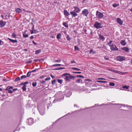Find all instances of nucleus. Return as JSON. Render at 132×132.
<instances>
[{"label":"nucleus","mask_w":132,"mask_h":132,"mask_svg":"<svg viewBox=\"0 0 132 132\" xmlns=\"http://www.w3.org/2000/svg\"><path fill=\"white\" fill-rule=\"evenodd\" d=\"M71 63H76V62H75L74 60H73L72 61H71Z\"/></svg>","instance_id":"57"},{"label":"nucleus","mask_w":132,"mask_h":132,"mask_svg":"<svg viewBox=\"0 0 132 132\" xmlns=\"http://www.w3.org/2000/svg\"><path fill=\"white\" fill-rule=\"evenodd\" d=\"M61 37V35L60 33L58 34L56 36V38L59 40L60 39Z\"/></svg>","instance_id":"16"},{"label":"nucleus","mask_w":132,"mask_h":132,"mask_svg":"<svg viewBox=\"0 0 132 132\" xmlns=\"http://www.w3.org/2000/svg\"><path fill=\"white\" fill-rule=\"evenodd\" d=\"M66 38L69 41H70L71 40V38H70L69 37V36L68 35L67 36Z\"/></svg>","instance_id":"30"},{"label":"nucleus","mask_w":132,"mask_h":132,"mask_svg":"<svg viewBox=\"0 0 132 132\" xmlns=\"http://www.w3.org/2000/svg\"><path fill=\"white\" fill-rule=\"evenodd\" d=\"M44 61V59H40L39 60V61Z\"/></svg>","instance_id":"58"},{"label":"nucleus","mask_w":132,"mask_h":132,"mask_svg":"<svg viewBox=\"0 0 132 132\" xmlns=\"http://www.w3.org/2000/svg\"><path fill=\"white\" fill-rule=\"evenodd\" d=\"M121 49L127 52H128L129 51L128 48L127 47H123L121 48Z\"/></svg>","instance_id":"15"},{"label":"nucleus","mask_w":132,"mask_h":132,"mask_svg":"<svg viewBox=\"0 0 132 132\" xmlns=\"http://www.w3.org/2000/svg\"><path fill=\"white\" fill-rule=\"evenodd\" d=\"M76 83H82V80L81 79H78V80L76 81Z\"/></svg>","instance_id":"26"},{"label":"nucleus","mask_w":132,"mask_h":132,"mask_svg":"<svg viewBox=\"0 0 132 132\" xmlns=\"http://www.w3.org/2000/svg\"><path fill=\"white\" fill-rule=\"evenodd\" d=\"M34 31L35 32H34V33H38V31L36 30H35L34 29Z\"/></svg>","instance_id":"51"},{"label":"nucleus","mask_w":132,"mask_h":132,"mask_svg":"<svg viewBox=\"0 0 132 132\" xmlns=\"http://www.w3.org/2000/svg\"><path fill=\"white\" fill-rule=\"evenodd\" d=\"M57 81L59 83L61 84L63 80L62 79H58L57 80Z\"/></svg>","instance_id":"36"},{"label":"nucleus","mask_w":132,"mask_h":132,"mask_svg":"<svg viewBox=\"0 0 132 132\" xmlns=\"http://www.w3.org/2000/svg\"><path fill=\"white\" fill-rule=\"evenodd\" d=\"M117 59L119 61H122L125 60V57L123 56H118L117 57Z\"/></svg>","instance_id":"6"},{"label":"nucleus","mask_w":132,"mask_h":132,"mask_svg":"<svg viewBox=\"0 0 132 132\" xmlns=\"http://www.w3.org/2000/svg\"><path fill=\"white\" fill-rule=\"evenodd\" d=\"M117 22L120 25L122 24L123 21L121 20L120 18H117Z\"/></svg>","instance_id":"10"},{"label":"nucleus","mask_w":132,"mask_h":132,"mask_svg":"<svg viewBox=\"0 0 132 132\" xmlns=\"http://www.w3.org/2000/svg\"><path fill=\"white\" fill-rule=\"evenodd\" d=\"M27 76L26 75H23L21 76V78L22 79L27 78Z\"/></svg>","instance_id":"39"},{"label":"nucleus","mask_w":132,"mask_h":132,"mask_svg":"<svg viewBox=\"0 0 132 132\" xmlns=\"http://www.w3.org/2000/svg\"><path fill=\"white\" fill-rule=\"evenodd\" d=\"M26 85H24L22 87V89L23 91H25L26 90Z\"/></svg>","instance_id":"24"},{"label":"nucleus","mask_w":132,"mask_h":132,"mask_svg":"<svg viewBox=\"0 0 132 132\" xmlns=\"http://www.w3.org/2000/svg\"><path fill=\"white\" fill-rule=\"evenodd\" d=\"M111 49L112 50L115 51H117L118 50L116 46L114 44H112L111 46Z\"/></svg>","instance_id":"3"},{"label":"nucleus","mask_w":132,"mask_h":132,"mask_svg":"<svg viewBox=\"0 0 132 132\" xmlns=\"http://www.w3.org/2000/svg\"><path fill=\"white\" fill-rule=\"evenodd\" d=\"M65 68H64L63 67H59L57 68L56 69H52V70H61L63 69H64Z\"/></svg>","instance_id":"20"},{"label":"nucleus","mask_w":132,"mask_h":132,"mask_svg":"<svg viewBox=\"0 0 132 132\" xmlns=\"http://www.w3.org/2000/svg\"><path fill=\"white\" fill-rule=\"evenodd\" d=\"M2 81L4 82H6L7 81L6 79H2Z\"/></svg>","instance_id":"52"},{"label":"nucleus","mask_w":132,"mask_h":132,"mask_svg":"<svg viewBox=\"0 0 132 132\" xmlns=\"http://www.w3.org/2000/svg\"><path fill=\"white\" fill-rule=\"evenodd\" d=\"M70 74L69 73H64V74H63V75H62V76H65L66 75H69V76L70 75Z\"/></svg>","instance_id":"43"},{"label":"nucleus","mask_w":132,"mask_h":132,"mask_svg":"<svg viewBox=\"0 0 132 132\" xmlns=\"http://www.w3.org/2000/svg\"><path fill=\"white\" fill-rule=\"evenodd\" d=\"M8 39L10 40L11 42L13 43H17V41L16 40H14L12 39H11L9 38H8Z\"/></svg>","instance_id":"12"},{"label":"nucleus","mask_w":132,"mask_h":132,"mask_svg":"<svg viewBox=\"0 0 132 132\" xmlns=\"http://www.w3.org/2000/svg\"><path fill=\"white\" fill-rule=\"evenodd\" d=\"M41 51L40 50H39L36 51H35V54H38Z\"/></svg>","instance_id":"25"},{"label":"nucleus","mask_w":132,"mask_h":132,"mask_svg":"<svg viewBox=\"0 0 132 132\" xmlns=\"http://www.w3.org/2000/svg\"><path fill=\"white\" fill-rule=\"evenodd\" d=\"M70 78V77L68 76H66L65 77V80L66 81H68L69 80Z\"/></svg>","instance_id":"23"},{"label":"nucleus","mask_w":132,"mask_h":132,"mask_svg":"<svg viewBox=\"0 0 132 132\" xmlns=\"http://www.w3.org/2000/svg\"><path fill=\"white\" fill-rule=\"evenodd\" d=\"M120 44L123 46H125L126 44V43L125 40H122L120 42Z\"/></svg>","instance_id":"14"},{"label":"nucleus","mask_w":132,"mask_h":132,"mask_svg":"<svg viewBox=\"0 0 132 132\" xmlns=\"http://www.w3.org/2000/svg\"><path fill=\"white\" fill-rule=\"evenodd\" d=\"M57 4V5H58L59 4V3L55 1H54V2L53 3V4Z\"/></svg>","instance_id":"49"},{"label":"nucleus","mask_w":132,"mask_h":132,"mask_svg":"<svg viewBox=\"0 0 132 132\" xmlns=\"http://www.w3.org/2000/svg\"><path fill=\"white\" fill-rule=\"evenodd\" d=\"M76 77H80L82 78H83L84 77V76H83L80 75H77L76 76Z\"/></svg>","instance_id":"48"},{"label":"nucleus","mask_w":132,"mask_h":132,"mask_svg":"<svg viewBox=\"0 0 132 132\" xmlns=\"http://www.w3.org/2000/svg\"><path fill=\"white\" fill-rule=\"evenodd\" d=\"M79 49L78 47H77L76 46H75V51H77L79 50Z\"/></svg>","instance_id":"38"},{"label":"nucleus","mask_w":132,"mask_h":132,"mask_svg":"<svg viewBox=\"0 0 132 132\" xmlns=\"http://www.w3.org/2000/svg\"><path fill=\"white\" fill-rule=\"evenodd\" d=\"M72 73H78V74H80L81 73V72H72Z\"/></svg>","instance_id":"46"},{"label":"nucleus","mask_w":132,"mask_h":132,"mask_svg":"<svg viewBox=\"0 0 132 132\" xmlns=\"http://www.w3.org/2000/svg\"><path fill=\"white\" fill-rule=\"evenodd\" d=\"M96 15L97 17L99 19H102L104 16L103 14L98 11H97L96 12Z\"/></svg>","instance_id":"1"},{"label":"nucleus","mask_w":132,"mask_h":132,"mask_svg":"<svg viewBox=\"0 0 132 132\" xmlns=\"http://www.w3.org/2000/svg\"><path fill=\"white\" fill-rule=\"evenodd\" d=\"M37 70V69H36L35 70H33L31 71V72H35Z\"/></svg>","instance_id":"56"},{"label":"nucleus","mask_w":132,"mask_h":132,"mask_svg":"<svg viewBox=\"0 0 132 132\" xmlns=\"http://www.w3.org/2000/svg\"><path fill=\"white\" fill-rule=\"evenodd\" d=\"M99 38L101 39L104 40L105 39V38L102 36L101 35H99Z\"/></svg>","instance_id":"18"},{"label":"nucleus","mask_w":132,"mask_h":132,"mask_svg":"<svg viewBox=\"0 0 132 132\" xmlns=\"http://www.w3.org/2000/svg\"><path fill=\"white\" fill-rule=\"evenodd\" d=\"M102 48H104V49H105L106 48V47L105 46V45H104L103 47H102Z\"/></svg>","instance_id":"63"},{"label":"nucleus","mask_w":132,"mask_h":132,"mask_svg":"<svg viewBox=\"0 0 132 132\" xmlns=\"http://www.w3.org/2000/svg\"><path fill=\"white\" fill-rule=\"evenodd\" d=\"M56 81V80L54 79L52 81V84L53 85H54L55 84V82Z\"/></svg>","instance_id":"37"},{"label":"nucleus","mask_w":132,"mask_h":132,"mask_svg":"<svg viewBox=\"0 0 132 132\" xmlns=\"http://www.w3.org/2000/svg\"><path fill=\"white\" fill-rule=\"evenodd\" d=\"M112 41L111 40L110 42L108 44V45H109L110 46H111V44L112 43Z\"/></svg>","instance_id":"47"},{"label":"nucleus","mask_w":132,"mask_h":132,"mask_svg":"<svg viewBox=\"0 0 132 132\" xmlns=\"http://www.w3.org/2000/svg\"><path fill=\"white\" fill-rule=\"evenodd\" d=\"M20 80V78L19 77H18L15 79L14 81L15 82L17 81H18L19 80Z\"/></svg>","instance_id":"33"},{"label":"nucleus","mask_w":132,"mask_h":132,"mask_svg":"<svg viewBox=\"0 0 132 132\" xmlns=\"http://www.w3.org/2000/svg\"><path fill=\"white\" fill-rule=\"evenodd\" d=\"M82 14L84 16L87 17L89 12L87 9H85L82 11Z\"/></svg>","instance_id":"4"},{"label":"nucleus","mask_w":132,"mask_h":132,"mask_svg":"<svg viewBox=\"0 0 132 132\" xmlns=\"http://www.w3.org/2000/svg\"><path fill=\"white\" fill-rule=\"evenodd\" d=\"M109 85L110 86H114L115 85V84L113 82L109 83Z\"/></svg>","instance_id":"32"},{"label":"nucleus","mask_w":132,"mask_h":132,"mask_svg":"<svg viewBox=\"0 0 132 132\" xmlns=\"http://www.w3.org/2000/svg\"><path fill=\"white\" fill-rule=\"evenodd\" d=\"M13 87L9 86L7 87V88L5 89V90H7V89H12Z\"/></svg>","instance_id":"35"},{"label":"nucleus","mask_w":132,"mask_h":132,"mask_svg":"<svg viewBox=\"0 0 132 132\" xmlns=\"http://www.w3.org/2000/svg\"><path fill=\"white\" fill-rule=\"evenodd\" d=\"M45 81L42 80L40 81V82L42 84H43L45 82Z\"/></svg>","instance_id":"54"},{"label":"nucleus","mask_w":132,"mask_h":132,"mask_svg":"<svg viewBox=\"0 0 132 132\" xmlns=\"http://www.w3.org/2000/svg\"><path fill=\"white\" fill-rule=\"evenodd\" d=\"M61 61V60H56L55 61V62H60Z\"/></svg>","instance_id":"60"},{"label":"nucleus","mask_w":132,"mask_h":132,"mask_svg":"<svg viewBox=\"0 0 132 132\" xmlns=\"http://www.w3.org/2000/svg\"><path fill=\"white\" fill-rule=\"evenodd\" d=\"M119 5V4H113L112 5L114 7H117V6H118Z\"/></svg>","instance_id":"40"},{"label":"nucleus","mask_w":132,"mask_h":132,"mask_svg":"<svg viewBox=\"0 0 132 132\" xmlns=\"http://www.w3.org/2000/svg\"><path fill=\"white\" fill-rule=\"evenodd\" d=\"M28 120L27 123L29 125H31L33 124L34 120L33 118H29Z\"/></svg>","instance_id":"5"},{"label":"nucleus","mask_w":132,"mask_h":132,"mask_svg":"<svg viewBox=\"0 0 132 132\" xmlns=\"http://www.w3.org/2000/svg\"><path fill=\"white\" fill-rule=\"evenodd\" d=\"M129 86H127L126 85H125L123 86L122 87L123 88H126V89H128L129 88Z\"/></svg>","instance_id":"31"},{"label":"nucleus","mask_w":132,"mask_h":132,"mask_svg":"<svg viewBox=\"0 0 132 132\" xmlns=\"http://www.w3.org/2000/svg\"><path fill=\"white\" fill-rule=\"evenodd\" d=\"M63 66L62 64H53L52 66Z\"/></svg>","instance_id":"21"},{"label":"nucleus","mask_w":132,"mask_h":132,"mask_svg":"<svg viewBox=\"0 0 132 132\" xmlns=\"http://www.w3.org/2000/svg\"><path fill=\"white\" fill-rule=\"evenodd\" d=\"M68 22L67 21L63 23L62 24L65 27L68 28L69 27V26L68 24Z\"/></svg>","instance_id":"17"},{"label":"nucleus","mask_w":132,"mask_h":132,"mask_svg":"<svg viewBox=\"0 0 132 132\" xmlns=\"http://www.w3.org/2000/svg\"><path fill=\"white\" fill-rule=\"evenodd\" d=\"M94 27L97 28L99 29L100 28H102V27L101 26V24L100 23H98L97 22H96L94 24Z\"/></svg>","instance_id":"2"},{"label":"nucleus","mask_w":132,"mask_h":132,"mask_svg":"<svg viewBox=\"0 0 132 132\" xmlns=\"http://www.w3.org/2000/svg\"><path fill=\"white\" fill-rule=\"evenodd\" d=\"M64 15L66 16H68L70 15L69 12L65 10H64Z\"/></svg>","instance_id":"13"},{"label":"nucleus","mask_w":132,"mask_h":132,"mask_svg":"<svg viewBox=\"0 0 132 132\" xmlns=\"http://www.w3.org/2000/svg\"><path fill=\"white\" fill-rule=\"evenodd\" d=\"M75 10H74L75 12L76 13H79L81 10L79 8L77 7L76 6H75L74 7Z\"/></svg>","instance_id":"8"},{"label":"nucleus","mask_w":132,"mask_h":132,"mask_svg":"<svg viewBox=\"0 0 132 132\" xmlns=\"http://www.w3.org/2000/svg\"><path fill=\"white\" fill-rule=\"evenodd\" d=\"M15 11L17 13H20L22 11V10L19 8H17L15 9Z\"/></svg>","instance_id":"19"},{"label":"nucleus","mask_w":132,"mask_h":132,"mask_svg":"<svg viewBox=\"0 0 132 132\" xmlns=\"http://www.w3.org/2000/svg\"><path fill=\"white\" fill-rule=\"evenodd\" d=\"M0 24L1 26V27H2L5 26L6 24V22L3 21H0Z\"/></svg>","instance_id":"9"},{"label":"nucleus","mask_w":132,"mask_h":132,"mask_svg":"<svg viewBox=\"0 0 132 132\" xmlns=\"http://www.w3.org/2000/svg\"><path fill=\"white\" fill-rule=\"evenodd\" d=\"M38 109L39 110V112L41 115H43L44 113V109L43 108L42 110L40 109L39 108H38Z\"/></svg>","instance_id":"11"},{"label":"nucleus","mask_w":132,"mask_h":132,"mask_svg":"<svg viewBox=\"0 0 132 132\" xmlns=\"http://www.w3.org/2000/svg\"><path fill=\"white\" fill-rule=\"evenodd\" d=\"M90 54H94L95 53V52L93 51L92 49L89 52Z\"/></svg>","instance_id":"27"},{"label":"nucleus","mask_w":132,"mask_h":132,"mask_svg":"<svg viewBox=\"0 0 132 132\" xmlns=\"http://www.w3.org/2000/svg\"><path fill=\"white\" fill-rule=\"evenodd\" d=\"M12 36L14 38H16V34L15 33H13V34H12Z\"/></svg>","instance_id":"41"},{"label":"nucleus","mask_w":132,"mask_h":132,"mask_svg":"<svg viewBox=\"0 0 132 132\" xmlns=\"http://www.w3.org/2000/svg\"><path fill=\"white\" fill-rule=\"evenodd\" d=\"M31 71H30V72H28L27 73V76L28 77H29L30 76V75H31Z\"/></svg>","instance_id":"34"},{"label":"nucleus","mask_w":132,"mask_h":132,"mask_svg":"<svg viewBox=\"0 0 132 132\" xmlns=\"http://www.w3.org/2000/svg\"><path fill=\"white\" fill-rule=\"evenodd\" d=\"M7 90H8V92L9 93H12L13 92V91L10 89H7Z\"/></svg>","instance_id":"44"},{"label":"nucleus","mask_w":132,"mask_h":132,"mask_svg":"<svg viewBox=\"0 0 132 132\" xmlns=\"http://www.w3.org/2000/svg\"><path fill=\"white\" fill-rule=\"evenodd\" d=\"M104 59L105 60H108L109 59V58H108V57L107 56H104Z\"/></svg>","instance_id":"53"},{"label":"nucleus","mask_w":132,"mask_h":132,"mask_svg":"<svg viewBox=\"0 0 132 132\" xmlns=\"http://www.w3.org/2000/svg\"><path fill=\"white\" fill-rule=\"evenodd\" d=\"M35 45H37V44L35 43L34 41H33L32 42Z\"/></svg>","instance_id":"61"},{"label":"nucleus","mask_w":132,"mask_h":132,"mask_svg":"<svg viewBox=\"0 0 132 132\" xmlns=\"http://www.w3.org/2000/svg\"><path fill=\"white\" fill-rule=\"evenodd\" d=\"M30 31L31 32V34H33L34 33V30H30Z\"/></svg>","instance_id":"55"},{"label":"nucleus","mask_w":132,"mask_h":132,"mask_svg":"<svg viewBox=\"0 0 132 132\" xmlns=\"http://www.w3.org/2000/svg\"><path fill=\"white\" fill-rule=\"evenodd\" d=\"M96 82H101V83H106L107 82L106 81H101V80H99V81L97 80V81H96Z\"/></svg>","instance_id":"28"},{"label":"nucleus","mask_w":132,"mask_h":132,"mask_svg":"<svg viewBox=\"0 0 132 132\" xmlns=\"http://www.w3.org/2000/svg\"><path fill=\"white\" fill-rule=\"evenodd\" d=\"M74 11H71L70 13V14L72 16L75 17L77 15V14Z\"/></svg>","instance_id":"7"},{"label":"nucleus","mask_w":132,"mask_h":132,"mask_svg":"<svg viewBox=\"0 0 132 132\" xmlns=\"http://www.w3.org/2000/svg\"><path fill=\"white\" fill-rule=\"evenodd\" d=\"M29 82L28 81H27L25 82H24V84H25V85H26V84H27Z\"/></svg>","instance_id":"62"},{"label":"nucleus","mask_w":132,"mask_h":132,"mask_svg":"<svg viewBox=\"0 0 132 132\" xmlns=\"http://www.w3.org/2000/svg\"><path fill=\"white\" fill-rule=\"evenodd\" d=\"M71 68L73 70H78V71H80V70H81L80 69L78 68H75V67H72V68Z\"/></svg>","instance_id":"29"},{"label":"nucleus","mask_w":132,"mask_h":132,"mask_svg":"<svg viewBox=\"0 0 132 132\" xmlns=\"http://www.w3.org/2000/svg\"><path fill=\"white\" fill-rule=\"evenodd\" d=\"M32 86L34 87L36 86L37 85V83L36 82H33L32 84Z\"/></svg>","instance_id":"42"},{"label":"nucleus","mask_w":132,"mask_h":132,"mask_svg":"<svg viewBox=\"0 0 132 132\" xmlns=\"http://www.w3.org/2000/svg\"><path fill=\"white\" fill-rule=\"evenodd\" d=\"M51 79L49 77H47V78L45 79V81H47L48 80H50Z\"/></svg>","instance_id":"50"},{"label":"nucleus","mask_w":132,"mask_h":132,"mask_svg":"<svg viewBox=\"0 0 132 132\" xmlns=\"http://www.w3.org/2000/svg\"><path fill=\"white\" fill-rule=\"evenodd\" d=\"M69 77H70V79H74L76 78V77L75 76H71L70 75L69 76Z\"/></svg>","instance_id":"45"},{"label":"nucleus","mask_w":132,"mask_h":132,"mask_svg":"<svg viewBox=\"0 0 132 132\" xmlns=\"http://www.w3.org/2000/svg\"><path fill=\"white\" fill-rule=\"evenodd\" d=\"M24 85H25V84H24V82H21L20 84V86H21V85H23V86Z\"/></svg>","instance_id":"59"},{"label":"nucleus","mask_w":132,"mask_h":132,"mask_svg":"<svg viewBox=\"0 0 132 132\" xmlns=\"http://www.w3.org/2000/svg\"><path fill=\"white\" fill-rule=\"evenodd\" d=\"M34 38V37L33 36H31L30 37V39H33Z\"/></svg>","instance_id":"64"},{"label":"nucleus","mask_w":132,"mask_h":132,"mask_svg":"<svg viewBox=\"0 0 132 132\" xmlns=\"http://www.w3.org/2000/svg\"><path fill=\"white\" fill-rule=\"evenodd\" d=\"M23 37L25 38L27 37L28 36V35L25 32L23 33Z\"/></svg>","instance_id":"22"}]
</instances>
